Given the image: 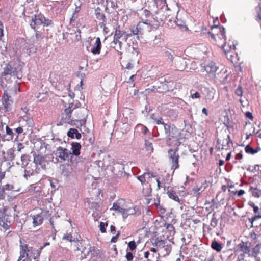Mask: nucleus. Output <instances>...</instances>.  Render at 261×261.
Masks as SVG:
<instances>
[{"label":"nucleus","instance_id":"nucleus-57","mask_svg":"<svg viewBox=\"0 0 261 261\" xmlns=\"http://www.w3.org/2000/svg\"><path fill=\"white\" fill-rule=\"evenodd\" d=\"M120 235V232L118 231L116 234V236L112 237V238L111 239V242L112 243H115L117 241V240L119 238V237Z\"/></svg>","mask_w":261,"mask_h":261},{"label":"nucleus","instance_id":"nucleus-18","mask_svg":"<svg viewBox=\"0 0 261 261\" xmlns=\"http://www.w3.org/2000/svg\"><path fill=\"white\" fill-rule=\"evenodd\" d=\"M41 16L42 14L34 15L32 16V21L30 23V26L32 28L35 29L36 25H38L42 23Z\"/></svg>","mask_w":261,"mask_h":261},{"label":"nucleus","instance_id":"nucleus-5","mask_svg":"<svg viewBox=\"0 0 261 261\" xmlns=\"http://www.w3.org/2000/svg\"><path fill=\"white\" fill-rule=\"evenodd\" d=\"M55 154L57 158L60 159L61 161H64L69 159L71 152L65 148L59 146L55 152Z\"/></svg>","mask_w":261,"mask_h":261},{"label":"nucleus","instance_id":"nucleus-40","mask_svg":"<svg viewBox=\"0 0 261 261\" xmlns=\"http://www.w3.org/2000/svg\"><path fill=\"white\" fill-rule=\"evenodd\" d=\"M86 120L85 118L80 120H75L74 124L78 126V127H82L86 124Z\"/></svg>","mask_w":261,"mask_h":261},{"label":"nucleus","instance_id":"nucleus-37","mask_svg":"<svg viewBox=\"0 0 261 261\" xmlns=\"http://www.w3.org/2000/svg\"><path fill=\"white\" fill-rule=\"evenodd\" d=\"M156 224L158 225V227H165L167 226L168 223H167L166 221L164 219L161 218L159 221H156Z\"/></svg>","mask_w":261,"mask_h":261},{"label":"nucleus","instance_id":"nucleus-39","mask_svg":"<svg viewBox=\"0 0 261 261\" xmlns=\"http://www.w3.org/2000/svg\"><path fill=\"white\" fill-rule=\"evenodd\" d=\"M137 178L141 182L142 185H145L148 182V181H146V175H144V173L142 175L137 176Z\"/></svg>","mask_w":261,"mask_h":261},{"label":"nucleus","instance_id":"nucleus-38","mask_svg":"<svg viewBox=\"0 0 261 261\" xmlns=\"http://www.w3.org/2000/svg\"><path fill=\"white\" fill-rule=\"evenodd\" d=\"M63 239L68 241L70 242L74 241L73 236L71 233H66L63 236Z\"/></svg>","mask_w":261,"mask_h":261},{"label":"nucleus","instance_id":"nucleus-56","mask_svg":"<svg viewBox=\"0 0 261 261\" xmlns=\"http://www.w3.org/2000/svg\"><path fill=\"white\" fill-rule=\"evenodd\" d=\"M81 31L79 29H77L75 32V40L79 41L81 39Z\"/></svg>","mask_w":261,"mask_h":261},{"label":"nucleus","instance_id":"nucleus-21","mask_svg":"<svg viewBox=\"0 0 261 261\" xmlns=\"http://www.w3.org/2000/svg\"><path fill=\"white\" fill-rule=\"evenodd\" d=\"M94 13L97 19L102 21L103 23L106 22L107 18L106 16L101 12V10L99 7L95 9Z\"/></svg>","mask_w":261,"mask_h":261},{"label":"nucleus","instance_id":"nucleus-23","mask_svg":"<svg viewBox=\"0 0 261 261\" xmlns=\"http://www.w3.org/2000/svg\"><path fill=\"white\" fill-rule=\"evenodd\" d=\"M138 23H141V28H144V29L150 31L152 28L151 21L148 19H142V21H139Z\"/></svg>","mask_w":261,"mask_h":261},{"label":"nucleus","instance_id":"nucleus-14","mask_svg":"<svg viewBox=\"0 0 261 261\" xmlns=\"http://www.w3.org/2000/svg\"><path fill=\"white\" fill-rule=\"evenodd\" d=\"M125 202L124 199H119L116 202H114L113 204L112 207L110 208V210H113L115 212H119L122 214L123 216V211H124L125 208L121 207L122 203Z\"/></svg>","mask_w":261,"mask_h":261},{"label":"nucleus","instance_id":"nucleus-31","mask_svg":"<svg viewBox=\"0 0 261 261\" xmlns=\"http://www.w3.org/2000/svg\"><path fill=\"white\" fill-rule=\"evenodd\" d=\"M125 34V31H121L120 27L117 26L115 28V32H114L113 36L120 39Z\"/></svg>","mask_w":261,"mask_h":261},{"label":"nucleus","instance_id":"nucleus-44","mask_svg":"<svg viewBox=\"0 0 261 261\" xmlns=\"http://www.w3.org/2000/svg\"><path fill=\"white\" fill-rule=\"evenodd\" d=\"M77 132V129L75 128H70L67 133V136L68 137L73 139L74 138V135Z\"/></svg>","mask_w":261,"mask_h":261},{"label":"nucleus","instance_id":"nucleus-58","mask_svg":"<svg viewBox=\"0 0 261 261\" xmlns=\"http://www.w3.org/2000/svg\"><path fill=\"white\" fill-rule=\"evenodd\" d=\"M256 11L257 12V17L261 20V6L260 4H259L257 7L256 8Z\"/></svg>","mask_w":261,"mask_h":261},{"label":"nucleus","instance_id":"nucleus-53","mask_svg":"<svg viewBox=\"0 0 261 261\" xmlns=\"http://www.w3.org/2000/svg\"><path fill=\"white\" fill-rule=\"evenodd\" d=\"M29 155L27 154H23L21 156V160L22 162V164H28V161L29 160Z\"/></svg>","mask_w":261,"mask_h":261},{"label":"nucleus","instance_id":"nucleus-52","mask_svg":"<svg viewBox=\"0 0 261 261\" xmlns=\"http://www.w3.org/2000/svg\"><path fill=\"white\" fill-rule=\"evenodd\" d=\"M219 29H220V35H221V38L222 39H224V40H225L226 39L225 29L223 27H220Z\"/></svg>","mask_w":261,"mask_h":261},{"label":"nucleus","instance_id":"nucleus-10","mask_svg":"<svg viewBox=\"0 0 261 261\" xmlns=\"http://www.w3.org/2000/svg\"><path fill=\"white\" fill-rule=\"evenodd\" d=\"M238 246L240 250L243 253V254H242V255H244V254H247L249 256H251V243L250 242L248 241H241V242L238 244Z\"/></svg>","mask_w":261,"mask_h":261},{"label":"nucleus","instance_id":"nucleus-3","mask_svg":"<svg viewBox=\"0 0 261 261\" xmlns=\"http://www.w3.org/2000/svg\"><path fill=\"white\" fill-rule=\"evenodd\" d=\"M178 148L170 149L168 151L169 162L171 165V169L174 171L179 167V160L180 156L178 153Z\"/></svg>","mask_w":261,"mask_h":261},{"label":"nucleus","instance_id":"nucleus-28","mask_svg":"<svg viewBox=\"0 0 261 261\" xmlns=\"http://www.w3.org/2000/svg\"><path fill=\"white\" fill-rule=\"evenodd\" d=\"M152 245L156 247L157 249H162L165 247V241L162 240H159L158 238H156L154 242L151 241Z\"/></svg>","mask_w":261,"mask_h":261},{"label":"nucleus","instance_id":"nucleus-46","mask_svg":"<svg viewBox=\"0 0 261 261\" xmlns=\"http://www.w3.org/2000/svg\"><path fill=\"white\" fill-rule=\"evenodd\" d=\"M248 205H249L250 206H251V207L253 208V212L255 214H257V213H259V208L258 207V206H257V205H256L253 202H249L248 203Z\"/></svg>","mask_w":261,"mask_h":261},{"label":"nucleus","instance_id":"nucleus-7","mask_svg":"<svg viewBox=\"0 0 261 261\" xmlns=\"http://www.w3.org/2000/svg\"><path fill=\"white\" fill-rule=\"evenodd\" d=\"M7 208L3 206L2 209H0V226H2L4 229L8 230L9 229L10 221H8V219H6V213Z\"/></svg>","mask_w":261,"mask_h":261},{"label":"nucleus","instance_id":"nucleus-13","mask_svg":"<svg viewBox=\"0 0 261 261\" xmlns=\"http://www.w3.org/2000/svg\"><path fill=\"white\" fill-rule=\"evenodd\" d=\"M245 129L246 130V139L247 140L250 136L256 135L255 126L250 122H246V127Z\"/></svg>","mask_w":261,"mask_h":261},{"label":"nucleus","instance_id":"nucleus-47","mask_svg":"<svg viewBox=\"0 0 261 261\" xmlns=\"http://www.w3.org/2000/svg\"><path fill=\"white\" fill-rule=\"evenodd\" d=\"M145 147L146 149L148 151H150V152H152L153 150V147L152 146V143L148 141H145Z\"/></svg>","mask_w":261,"mask_h":261},{"label":"nucleus","instance_id":"nucleus-33","mask_svg":"<svg viewBox=\"0 0 261 261\" xmlns=\"http://www.w3.org/2000/svg\"><path fill=\"white\" fill-rule=\"evenodd\" d=\"M261 249V245L257 244L253 249L252 252L251 254V256H257L260 252Z\"/></svg>","mask_w":261,"mask_h":261},{"label":"nucleus","instance_id":"nucleus-49","mask_svg":"<svg viewBox=\"0 0 261 261\" xmlns=\"http://www.w3.org/2000/svg\"><path fill=\"white\" fill-rule=\"evenodd\" d=\"M166 229H168L170 231V233H175V228L172 224L168 223L167 226L165 227Z\"/></svg>","mask_w":261,"mask_h":261},{"label":"nucleus","instance_id":"nucleus-32","mask_svg":"<svg viewBox=\"0 0 261 261\" xmlns=\"http://www.w3.org/2000/svg\"><path fill=\"white\" fill-rule=\"evenodd\" d=\"M79 103H76V105L73 104V103H71L69 104V107L67 108H66L65 110V112L66 114H71L73 112V110L76 108H77V105Z\"/></svg>","mask_w":261,"mask_h":261},{"label":"nucleus","instance_id":"nucleus-42","mask_svg":"<svg viewBox=\"0 0 261 261\" xmlns=\"http://www.w3.org/2000/svg\"><path fill=\"white\" fill-rule=\"evenodd\" d=\"M178 13H179V11H178L177 12L176 20L175 21V22L177 26L180 27V28H182L184 26H185V22L181 19H178Z\"/></svg>","mask_w":261,"mask_h":261},{"label":"nucleus","instance_id":"nucleus-63","mask_svg":"<svg viewBox=\"0 0 261 261\" xmlns=\"http://www.w3.org/2000/svg\"><path fill=\"white\" fill-rule=\"evenodd\" d=\"M123 40L126 42L127 39L132 36V33H126L125 32V34L123 36Z\"/></svg>","mask_w":261,"mask_h":261},{"label":"nucleus","instance_id":"nucleus-45","mask_svg":"<svg viewBox=\"0 0 261 261\" xmlns=\"http://www.w3.org/2000/svg\"><path fill=\"white\" fill-rule=\"evenodd\" d=\"M108 226V223L100 222L99 224V229L101 233H105L106 232V227Z\"/></svg>","mask_w":261,"mask_h":261},{"label":"nucleus","instance_id":"nucleus-55","mask_svg":"<svg viewBox=\"0 0 261 261\" xmlns=\"http://www.w3.org/2000/svg\"><path fill=\"white\" fill-rule=\"evenodd\" d=\"M6 134L10 136L11 138H13L14 133L12 130V129H11L8 126H6Z\"/></svg>","mask_w":261,"mask_h":261},{"label":"nucleus","instance_id":"nucleus-48","mask_svg":"<svg viewBox=\"0 0 261 261\" xmlns=\"http://www.w3.org/2000/svg\"><path fill=\"white\" fill-rule=\"evenodd\" d=\"M41 17L42 20V24H43L44 25L48 26L50 24L51 21L50 19L45 18L43 15H42Z\"/></svg>","mask_w":261,"mask_h":261},{"label":"nucleus","instance_id":"nucleus-9","mask_svg":"<svg viewBox=\"0 0 261 261\" xmlns=\"http://www.w3.org/2000/svg\"><path fill=\"white\" fill-rule=\"evenodd\" d=\"M217 143L219 146V149L227 150L229 148V143H232L229 135H227L225 138L221 139L218 138Z\"/></svg>","mask_w":261,"mask_h":261},{"label":"nucleus","instance_id":"nucleus-25","mask_svg":"<svg viewBox=\"0 0 261 261\" xmlns=\"http://www.w3.org/2000/svg\"><path fill=\"white\" fill-rule=\"evenodd\" d=\"M234 187V185H228L227 187L230 189L228 190L229 192L231 193L233 195H237L239 197H240L244 195L245 193V192L244 190H240L239 191H233L230 189L233 188Z\"/></svg>","mask_w":261,"mask_h":261},{"label":"nucleus","instance_id":"nucleus-27","mask_svg":"<svg viewBox=\"0 0 261 261\" xmlns=\"http://www.w3.org/2000/svg\"><path fill=\"white\" fill-rule=\"evenodd\" d=\"M211 247L213 250L218 252H221L222 249V244L215 240L212 241Z\"/></svg>","mask_w":261,"mask_h":261},{"label":"nucleus","instance_id":"nucleus-12","mask_svg":"<svg viewBox=\"0 0 261 261\" xmlns=\"http://www.w3.org/2000/svg\"><path fill=\"white\" fill-rule=\"evenodd\" d=\"M29 251V250L28 249V245L24 243H22V241H20V256L19 257L18 261H20L22 260L23 258L28 257Z\"/></svg>","mask_w":261,"mask_h":261},{"label":"nucleus","instance_id":"nucleus-51","mask_svg":"<svg viewBox=\"0 0 261 261\" xmlns=\"http://www.w3.org/2000/svg\"><path fill=\"white\" fill-rule=\"evenodd\" d=\"M125 258L126 259V261H134V255L133 254V253L131 252H127Z\"/></svg>","mask_w":261,"mask_h":261},{"label":"nucleus","instance_id":"nucleus-15","mask_svg":"<svg viewBox=\"0 0 261 261\" xmlns=\"http://www.w3.org/2000/svg\"><path fill=\"white\" fill-rule=\"evenodd\" d=\"M101 42L99 37H97L95 43L92 46L91 50L93 55H98L100 53Z\"/></svg>","mask_w":261,"mask_h":261},{"label":"nucleus","instance_id":"nucleus-34","mask_svg":"<svg viewBox=\"0 0 261 261\" xmlns=\"http://www.w3.org/2000/svg\"><path fill=\"white\" fill-rule=\"evenodd\" d=\"M122 46L123 43L122 41H120L118 43H117V45L114 46L113 47L115 48L116 51L118 53L119 55H121L122 54V52L121 51L122 50Z\"/></svg>","mask_w":261,"mask_h":261},{"label":"nucleus","instance_id":"nucleus-43","mask_svg":"<svg viewBox=\"0 0 261 261\" xmlns=\"http://www.w3.org/2000/svg\"><path fill=\"white\" fill-rule=\"evenodd\" d=\"M258 219H261V214H259L258 215H254V216H253L251 218H249L248 220H249V221L251 224V227L253 226V223H254V222L255 221H256V220Z\"/></svg>","mask_w":261,"mask_h":261},{"label":"nucleus","instance_id":"nucleus-64","mask_svg":"<svg viewBox=\"0 0 261 261\" xmlns=\"http://www.w3.org/2000/svg\"><path fill=\"white\" fill-rule=\"evenodd\" d=\"M41 214L46 217H50L51 216V214L49 213L48 211H46L45 210L42 211L41 212Z\"/></svg>","mask_w":261,"mask_h":261},{"label":"nucleus","instance_id":"nucleus-24","mask_svg":"<svg viewBox=\"0 0 261 261\" xmlns=\"http://www.w3.org/2000/svg\"><path fill=\"white\" fill-rule=\"evenodd\" d=\"M179 135L180 140H182L189 138L191 136V132L186 128H184L180 132H179Z\"/></svg>","mask_w":261,"mask_h":261},{"label":"nucleus","instance_id":"nucleus-26","mask_svg":"<svg viewBox=\"0 0 261 261\" xmlns=\"http://www.w3.org/2000/svg\"><path fill=\"white\" fill-rule=\"evenodd\" d=\"M218 220L216 217V213L213 214L212 218L211 220L210 225L208 227V230L212 231L214 228H216L218 225Z\"/></svg>","mask_w":261,"mask_h":261},{"label":"nucleus","instance_id":"nucleus-8","mask_svg":"<svg viewBox=\"0 0 261 261\" xmlns=\"http://www.w3.org/2000/svg\"><path fill=\"white\" fill-rule=\"evenodd\" d=\"M141 214V211L139 207L135 206L133 207L125 208L123 211V218L126 219L129 215H136L139 216Z\"/></svg>","mask_w":261,"mask_h":261},{"label":"nucleus","instance_id":"nucleus-1","mask_svg":"<svg viewBox=\"0 0 261 261\" xmlns=\"http://www.w3.org/2000/svg\"><path fill=\"white\" fill-rule=\"evenodd\" d=\"M2 76H11L17 79H21L22 77L21 64L18 61H11L9 63H4L2 65Z\"/></svg>","mask_w":261,"mask_h":261},{"label":"nucleus","instance_id":"nucleus-60","mask_svg":"<svg viewBox=\"0 0 261 261\" xmlns=\"http://www.w3.org/2000/svg\"><path fill=\"white\" fill-rule=\"evenodd\" d=\"M5 192L4 191V187H0V200L4 199L5 198Z\"/></svg>","mask_w":261,"mask_h":261},{"label":"nucleus","instance_id":"nucleus-16","mask_svg":"<svg viewBox=\"0 0 261 261\" xmlns=\"http://www.w3.org/2000/svg\"><path fill=\"white\" fill-rule=\"evenodd\" d=\"M236 45L237 43L229 40L227 42H225L224 44L222 46V47L225 53L227 54L229 51L234 50Z\"/></svg>","mask_w":261,"mask_h":261},{"label":"nucleus","instance_id":"nucleus-41","mask_svg":"<svg viewBox=\"0 0 261 261\" xmlns=\"http://www.w3.org/2000/svg\"><path fill=\"white\" fill-rule=\"evenodd\" d=\"M128 246L130 251L133 252L137 248V244L134 241H131L128 243Z\"/></svg>","mask_w":261,"mask_h":261},{"label":"nucleus","instance_id":"nucleus-22","mask_svg":"<svg viewBox=\"0 0 261 261\" xmlns=\"http://www.w3.org/2000/svg\"><path fill=\"white\" fill-rule=\"evenodd\" d=\"M167 194L169 198L179 203H181V200L179 198L178 195L176 194V192L175 191L173 190H168Z\"/></svg>","mask_w":261,"mask_h":261},{"label":"nucleus","instance_id":"nucleus-62","mask_svg":"<svg viewBox=\"0 0 261 261\" xmlns=\"http://www.w3.org/2000/svg\"><path fill=\"white\" fill-rule=\"evenodd\" d=\"M252 195L253 196L258 198L259 197V194H258V189L257 188H254V191L252 192Z\"/></svg>","mask_w":261,"mask_h":261},{"label":"nucleus","instance_id":"nucleus-50","mask_svg":"<svg viewBox=\"0 0 261 261\" xmlns=\"http://www.w3.org/2000/svg\"><path fill=\"white\" fill-rule=\"evenodd\" d=\"M235 94L238 96L241 97L243 94V89L241 86H239L235 90Z\"/></svg>","mask_w":261,"mask_h":261},{"label":"nucleus","instance_id":"nucleus-2","mask_svg":"<svg viewBox=\"0 0 261 261\" xmlns=\"http://www.w3.org/2000/svg\"><path fill=\"white\" fill-rule=\"evenodd\" d=\"M165 130L166 134L167 143L169 146L178 148L181 144L179 138V130L175 127H170V126L166 124Z\"/></svg>","mask_w":261,"mask_h":261},{"label":"nucleus","instance_id":"nucleus-4","mask_svg":"<svg viewBox=\"0 0 261 261\" xmlns=\"http://www.w3.org/2000/svg\"><path fill=\"white\" fill-rule=\"evenodd\" d=\"M208 186L209 181L202 177L197 180L196 185L192 189V191L194 195L198 197Z\"/></svg>","mask_w":261,"mask_h":261},{"label":"nucleus","instance_id":"nucleus-54","mask_svg":"<svg viewBox=\"0 0 261 261\" xmlns=\"http://www.w3.org/2000/svg\"><path fill=\"white\" fill-rule=\"evenodd\" d=\"M156 206L158 208V210L161 214H164L166 212V209L159 203L158 204H156Z\"/></svg>","mask_w":261,"mask_h":261},{"label":"nucleus","instance_id":"nucleus-17","mask_svg":"<svg viewBox=\"0 0 261 261\" xmlns=\"http://www.w3.org/2000/svg\"><path fill=\"white\" fill-rule=\"evenodd\" d=\"M45 158L40 154L36 155L34 159V163L35 164L36 166L40 165L43 169H45Z\"/></svg>","mask_w":261,"mask_h":261},{"label":"nucleus","instance_id":"nucleus-29","mask_svg":"<svg viewBox=\"0 0 261 261\" xmlns=\"http://www.w3.org/2000/svg\"><path fill=\"white\" fill-rule=\"evenodd\" d=\"M260 150L259 147H256L255 149H253L250 145H247L245 148V151L247 153L250 154H254Z\"/></svg>","mask_w":261,"mask_h":261},{"label":"nucleus","instance_id":"nucleus-30","mask_svg":"<svg viewBox=\"0 0 261 261\" xmlns=\"http://www.w3.org/2000/svg\"><path fill=\"white\" fill-rule=\"evenodd\" d=\"M33 223L34 226H38L42 224L43 222V218L42 216L40 215H37L36 216H33Z\"/></svg>","mask_w":261,"mask_h":261},{"label":"nucleus","instance_id":"nucleus-61","mask_svg":"<svg viewBox=\"0 0 261 261\" xmlns=\"http://www.w3.org/2000/svg\"><path fill=\"white\" fill-rule=\"evenodd\" d=\"M165 56L168 57L169 59H170L171 61L173 59V56L171 53L169 51H166L165 52Z\"/></svg>","mask_w":261,"mask_h":261},{"label":"nucleus","instance_id":"nucleus-19","mask_svg":"<svg viewBox=\"0 0 261 261\" xmlns=\"http://www.w3.org/2000/svg\"><path fill=\"white\" fill-rule=\"evenodd\" d=\"M81 149V145L78 142H73L71 144V154L75 156H78L80 154V150Z\"/></svg>","mask_w":261,"mask_h":261},{"label":"nucleus","instance_id":"nucleus-6","mask_svg":"<svg viewBox=\"0 0 261 261\" xmlns=\"http://www.w3.org/2000/svg\"><path fill=\"white\" fill-rule=\"evenodd\" d=\"M3 108H0L1 113L7 112L11 110L13 103L12 98L7 93H4L2 98Z\"/></svg>","mask_w":261,"mask_h":261},{"label":"nucleus","instance_id":"nucleus-59","mask_svg":"<svg viewBox=\"0 0 261 261\" xmlns=\"http://www.w3.org/2000/svg\"><path fill=\"white\" fill-rule=\"evenodd\" d=\"M4 36V25L3 22L0 20V40Z\"/></svg>","mask_w":261,"mask_h":261},{"label":"nucleus","instance_id":"nucleus-11","mask_svg":"<svg viewBox=\"0 0 261 261\" xmlns=\"http://www.w3.org/2000/svg\"><path fill=\"white\" fill-rule=\"evenodd\" d=\"M205 70L210 75L213 77L215 76V73L218 69V66H216L215 63L211 62L205 66Z\"/></svg>","mask_w":261,"mask_h":261},{"label":"nucleus","instance_id":"nucleus-20","mask_svg":"<svg viewBox=\"0 0 261 261\" xmlns=\"http://www.w3.org/2000/svg\"><path fill=\"white\" fill-rule=\"evenodd\" d=\"M144 29V28H141V23H138L135 29H130V33H132V35H137V39L138 40H139L140 36L139 35V34H142V31Z\"/></svg>","mask_w":261,"mask_h":261},{"label":"nucleus","instance_id":"nucleus-35","mask_svg":"<svg viewBox=\"0 0 261 261\" xmlns=\"http://www.w3.org/2000/svg\"><path fill=\"white\" fill-rule=\"evenodd\" d=\"M72 120L70 118V115H65V117H62L61 120V124L63 125L64 124H70L71 123Z\"/></svg>","mask_w":261,"mask_h":261},{"label":"nucleus","instance_id":"nucleus-36","mask_svg":"<svg viewBox=\"0 0 261 261\" xmlns=\"http://www.w3.org/2000/svg\"><path fill=\"white\" fill-rule=\"evenodd\" d=\"M144 175H146V179H147V181L155 177L154 173L150 171L149 169L146 170V172H144Z\"/></svg>","mask_w":261,"mask_h":261}]
</instances>
